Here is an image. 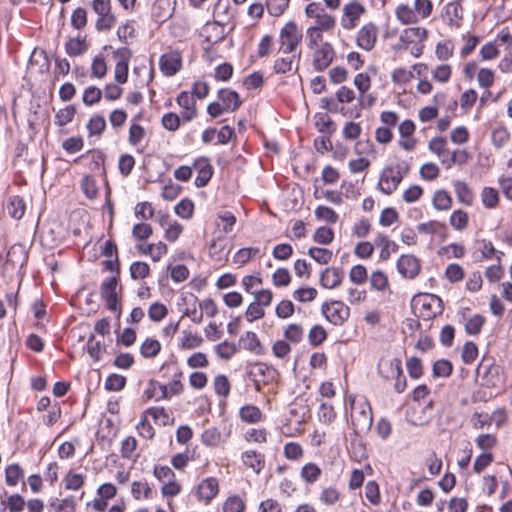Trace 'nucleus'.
Returning <instances> with one entry per match:
<instances>
[{"mask_svg":"<svg viewBox=\"0 0 512 512\" xmlns=\"http://www.w3.org/2000/svg\"><path fill=\"white\" fill-rule=\"evenodd\" d=\"M94 335L91 334L87 342V351L92 359L98 361L101 358L102 352L105 350V346L101 342L94 343Z\"/></svg>","mask_w":512,"mask_h":512,"instance_id":"13d9d810","label":"nucleus"},{"mask_svg":"<svg viewBox=\"0 0 512 512\" xmlns=\"http://www.w3.org/2000/svg\"><path fill=\"white\" fill-rule=\"evenodd\" d=\"M271 372L272 370L267 364L262 362H256L254 365H252V368L247 372V375L252 381L261 379L263 383H267L269 381V376Z\"/></svg>","mask_w":512,"mask_h":512,"instance_id":"393cba45","label":"nucleus"},{"mask_svg":"<svg viewBox=\"0 0 512 512\" xmlns=\"http://www.w3.org/2000/svg\"><path fill=\"white\" fill-rule=\"evenodd\" d=\"M315 216L317 219L326 221L331 224H334L338 221L337 213L332 208L327 206H318L315 210Z\"/></svg>","mask_w":512,"mask_h":512,"instance_id":"49530a36","label":"nucleus"},{"mask_svg":"<svg viewBox=\"0 0 512 512\" xmlns=\"http://www.w3.org/2000/svg\"><path fill=\"white\" fill-rule=\"evenodd\" d=\"M7 212L14 219H21L25 212L24 200L19 196L10 197L7 204Z\"/></svg>","mask_w":512,"mask_h":512,"instance_id":"a878e982","label":"nucleus"},{"mask_svg":"<svg viewBox=\"0 0 512 512\" xmlns=\"http://www.w3.org/2000/svg\"><path fill=\"white\" fill-rule=\"evenodd\" d=\"M478 356V347L472 341H467L462 349L461 358L465 364H471Z\"/></svg>","mask_w":512,"mask_h":512,"instance_id":"de8ad7c7","label":"nucleus"},{"mask_svg":"<svg viewBox=\"0 0 512 512\" xmlns=\"http://www.w3.org/2000/svg\"><path fill=\"white\" fill-rule=\"evenodd\" d=\"M397 269L403 277L414 279L420 272L421 263L414 255H402L397 261Z\"/></svg>","mask_w":512,"mask_h":512,"instance_id":"1a4fd4ad","label":"nucleus"},{"mask_svg":"<svg viewBox=\"0 0 512 512\" xmlns=\"http://www.w3.org/2000/svg\"><path fill=\"white\" fill-rule=\"evenodd\" d=\"M121 290L122 287L119 286L118 275L105 278L100 286L101 298L105 301L107 309L116 313L118 318L122 312L118 301V291Z\"/></svg>","mask_w":512,"mask_h":512,"instance_id":"f257e3e1","label":"nucleus"},{"mask_svg":"<svg viewBox=\"0 0 512 512\" xmlns=\"http://www.w3.org/2000/svg\"><path fill=\"white\" fill-rule=\"evenodd\" d=\"M81 187L83 189L84 194L89 199H95L98 195V188L96 185V181L91 176H85L82 180Z\"/></svg>","mask_w":512,"mask_h":512,"instance_id":"774afa93","label":"nucleus"},{"mask_svg":"<svg viewBox=\"0 0 512 512\" xmlns=\"http://www.w3.org/2000/svg\"><path fill=\"white\" fill-rule=\"evenodd\" d=\"M433 206L437 210H448L452 206V198L444 190L436 191L433 197Z\"/></svg>","mask_w":512,"mask_h":512,"instance_id":"c9c22d12","label":"nucleus"},{"mask_svg":"<svg viewBox=\"0 0 512 512\" xmlns=\"http://www.w3.org/2000/svg\"><path fill=\"white\" fill-rule=\"evenodd\" d=\"M150 268L145 262L136 261L130 266V275L132 279H144L149 275Z\"/></svg>","mask_w":512,"mask_h":512,"instance_id":"8fccbe9b","label":"nucleus"},{"mask_svg":"<svg viewBox=\"0 0 512 512\" xmlns=\"http://www.w3.org/2000/svg\"><path fill=\"white\" fill-rule=\"evenodd\" d=\"M243 462L246 466L250 467L256 473H260V471L264 468L265 459L264 455L261 453H257L255 451H245L242 455Z\"/></svg>","mask_w":512,"mask_h":512,"instance_id":"5701e85b","label":"nucleus"},{"mask_svg":"<svg viewBox=\"0 0 512 512\" xmlns=\"http://www.w3.org/2000/svg\"><path fill=\"white\" fill-rule=\"evenodd\" d=\"M66 52L69 56H78L85 53L88 49V44L85 38H71L65 45Z\"/></svg>","mask_w":512,"mask_h":512,"instance_id":"c85d7f7f","label":"nucleus"},{"mask_svg":"<svg viewBox=\"0 0 512 512\" xmlns=\"http://www.w3.org/2000/svg\"><path fill=\"white\" fill-rule=\"evenodd\" d=\"M321 475V469L314 463H308L301 469V477L308 483L315 482Z\"/></svg>","mask_w":512,"mask_h":512,"instance_id":"ea45409f","label":"nucleus"},{"mask_svg":"<svg viewBox=\"0 0 512 512\" xmlns=\"http://www.w3.org/2000/svg\"><path fill=\"white\" fill-rule=\"evenodd\" d=\"M76 114V108L73 105L66 106L59 110L55 115V123L58 126H65L70 123Z\"/></svg>","mask_w":512,"mask_h":512,"instance_id":"e433bc0d","label":"nucleus"},{"mask_svg":"<svg viewBox=\"0 0 512 512\" xmlns=\"http://www.w3.org/2000/svg\"><path fill=\"white\" fill-rule=\"evenodd\" d=\"M344 15L348 20L343 19L342 25L345 29H352L355 27V21L364 13V7L359 3H349L344 7Z\"/></svg>","mask_w":512,"mask_h":512,"instance_id":"6ab92c4d","label":"nucleus"},{"mask_svg":"<svg viewBox=\"0 0 512 512\" xmlns=\"http://www.w3.org/2000/svg\"><path fill=\"white\" fill-rule=\"evenodd\" d=\"M445 276L450 282L456 283L464 278V270L459 264L452 263L447 266Z\"/></svg>","mask_w":512,"mask_h":512,"instance_id":"bf43d9fd","label":"nucleus"},{"mask_svg":"<svg viewBox=\"0 0 512 512\" xmlns=\"http://www.w3.org/2000/svg\"><path fill=\"white\" fill-rule=\"evenodd\" d=\"M389 367L391 371V376L395 377L394 389L396 390V392L402 393L405 390L407 383L406 378L403 374L401 360L398 358L390 360Z\"/></svg>","mask_w":512,"mask_h":512,"instance_id":"a211bd4d","label":"nucleus"},{"mask_svg":"<svg viewBox=\"0 0 512 512\" xmlns=\"http://www.w3.org/2000/svg\"><path fill=\"white\" fill-rule=\"evenodd\" d=\"M23 476V470L18 464H11L5 470V481L9 486L17 485Z\"/></svg>","mask_w":512,"mask_h":512,"instance_id":"2f4dec72","label":"nucleus"},{"mask_svg":"<svg viewBox=\"0 0 512 512\" xmlns=\"http://www.w3.org/2000/svg\"><path fill=\"white\" fill-rule=\"evenodd\" d=\"M126 385V378L120 374H111L105 381V389L108 391H120Z\"/></svg>","mask_w":512,"mask_h":512,"instance_id":"a18cd8bd","label":"nucleus"},{"mask_svg":"<svg viewBox=\"0 0 512 512\" xmlns=\"http://www.w3.org/2000/svg\"><path fill=\"white\" fill-rule=\"evenodd\" d=\"M102 98V91L101 89L95 87V86H90L88 88L85 89L84 91V94H83V102L87 105V106H91L95 103H98Z\"/></svg>","mask_w":512,"mask_h":512,"instance_id":"e2e57ef3","label":"nucleus"},{"mask_svg":"<svg viewBox=\"0 0 512 512\" xmlns=\"http://www.w3.org/2000/svg\"><path fill=\"white\" fill-rule=\"evenodd\" d=\"M167 313V307L159 302L153 303L148 309L149 318L155 322L163 320L166 317Z\"/></svg>","mask_w":512,"mask_h":512,"instance_id":"3c124183","label":"nucleus"},{"mask_svg":"<svg viewBox=\"0 0 512 512\" xmlns=\"http://www.w3.org/2000/svg\"><path fill=\"white\" fill-rule=\"evenodd\" d=\"M354 85L360 92L359 105L362 108L364 107L363 95L370 89V77L367 74L359 73L354 78Z\"/></svg>","mask_w":512,"mask_h":512,"instance_id":"f704fd0d","label":"nucleus"},{"mask_svg":"<svg viewBox=\"0 0 512 512\" xmlns=\"http://www.w3.org/2000/svg\"><path fill=\"white\" fill-rule=\"evenodd\" d=\"M215 392L222 397H227L230 392V383L225 375H218L214 379Z\"/></svg>","mask_w":512,"mask_h":512,"instance_id":"0e129e2a","label":"nucleus"},{"mask_svg":"<svg viewBox=\"0 0 512 512\" xmlns=\"http://www.w3.org/2000/svg\"><path fill=\"white\" fill-rule=\"evenodd\" d=\"M272 282L277 287L288 286L291 282V275L286 268H278L272 275Z\"/></svg>","mask_w":512,"mask_h":512,"instance_id":"5fc2aeb1","label":"nucleus"},{"mask_svg":"<svg viewBox=\"0 0 512 512\" xmlns=\"http://www.w3.org/2000/svg\"><path fill=\"white\" fill-rule=\"evenodd\" d=\"M114 58L117 60L115 65V81L124 84L128 79V64L132 56V51L126 47L118 48L113 52Z\"/></svg>","mask_w":512,"mask_h":512,"instance_id":"423d86ee","label":"nucleus"},{"mask_svg":"<svg viewBox=\"0 0 512 512\" xmlns=\"http://www.w3.org/2000/svg\"><path fill=\"white\" fill-rule=\"evenodd\" d=\"M403 180L394 166H387L383 169L378 183L379 189L386 195L392 194Z\"/></svg>","mask_w":512,"mask_h":512,"instance_id":"0eeeda50","label":"nucleus"},{"mask_svg":"<svg viewBox=\"0 0 512 512\" xmlns=\"http://www.w3.org/2000/svg\"><path fill=\"white\" fill-rule=\"evenodd\" d=\"M396 16L402 24H410L416 21L413 10L407 5H400L396 9Z\"/></svg>","mask_w":512,"mask_h":512,"instance_id":"69168bd1","label":"nucleus"},{"mask_svg":"<svg viewBox=\"0 0 512 512\" xmlns=\"http://www.w3.org/2000/svg\"><path fill=\"white\" fill-rule=\"evenodd\" d=\"M335 51L328 42L322 43L314 52L313 67L316 71L322 72L332 63Z\"/></svg>","mask_w":512,"mask_h":512,"instance_id":"6e6552de","label":"nucleus"},{"mask_svg":"<svg viewBox=\"0 0 512 512\" xmlns=\"http://www.w3.org/2000/svg\"><path fill=\"white\" fill-rule=\"evenodd\" d=\"M343 277L342 269L328 267L320 275V284L323 288L334 289L342 283Z\"/></svg>","mask_w":512,"mask_h":512,"instance_id":"4468645a","label":"nucleus"},{"mask_svg":"<svg viewBox=\"0 0 512 512\" xmlns=\"http://www.w3.org/2000/svg\"><path fill=\"white\" fill-rule=\"evenodd\" d=\"M193 166L195 169L198 170V175L194 181L195 186L198 188L205 187L212 177V174H213L212 166L210 165L208 159H206V158L197 159L194 162Z\"/></svg>","mask_w":512,"mask_h":512,"instance_id":"ddd939ff","label":"nucleus"},{"mask_svg":"<svg viewBox=\"0 0 512 512\" xmlns=\"http://www.w3.org/2000/svg\"><path fill=\"white\" fill-rule=\"evenodd\" d=\"M245 503L239 496L229 497L223 505V512H243Z\"/></svg>","mask_w":512,"mask_h":512,"instance_id":"052dcab7","label":"nucleus"},{"mask_svg":"<svg viewBox=\"0 0 512 512\" xmlns=\"http://www.w3.org/2000/svg\"><path fill=\"white\" fill-rule=\"evenodd\" d=\"M160 68L166 76H173L180 70L181 60L177 55L164 54L160 58Z\"/></svg>","mask_w":512,"mask_h":512,"instance_id":"aec40b11","label":"nucleus"},{"mask_svg":"<svg viewBox=\"0 0 512 512\" xmlns=\"http://www.w3.org/2000/svg\"><path fill=\"white\" fill-rule=\"evenodd\" d=\"M350 280L355 284H363L367 281V270L363 265H355L351 268L349 273Z\"/></svg>","mask_w":512,"mask_h":512,"instance_id":"338daca9","label":"nucleus"},{"mask_svg":"<svg viewBox=\"0 0 512 512\" xmlns=\"http://www.w3.org/2000/svg\"><path fill=\"white\" fill-rule=\"evenodd\" d=\"M476 377L486 387H497L502 383L501 368L490 357H483L476 368Z\"/></svg>","mask_w":512,"mask_h":512,"instance_id":"f03ea898","label":"nucleus"},{"mask_svg":"<svg viewBox=\"0 0 512 512\" xmlns=\"http://www.w3.org/2000/svg\"><path fill=\"white\" fill-rule=\"evenodd\" d=\"M219 492L218 481L214 477L202 480L197 487V495L200 500L209 503Z\"/></svg>","mask_w":512,"mask_h":512,"instance_id":"f8f14e48","label":"nucleus"},{"mask_svg":"<svg viewBox=\"0 0 512 512\" xmlns=\"http://www.w3.org/2000/svg\"><path fill=\"white\" fill-rule=\"evenodd\" d=\"M313 238L319 244L328 245L334 239V232L331 228L323 226L315 231Z\"/></svg>","mask_w":512,"mask_h":512,"instance_id":"09e8293b","label":"nucleus"},{"mask_svg":"<svg viewBox=\"0 0 512 512\" xmlns=\"http://www.w3.org/2000/svg\"><path fill=\"white\" fill-rule=\"evenodd\" d=\"M218 98L223 105V109H226V111L233 112L242 104L239 94L231 89H220L218 91Z\"/></svg>","mask_w":512,"mask_h":512,"instance_id":"dca6fc26","label":"nucleus"},{"mask_svg":"<svg viewBox=\"0 0 512 512\" xmlns=\"http://www.w3.org/2000/svg\"><path fill=\"white\" fill-rule=\"evenodd\" d=\"M482 203L487 208H494L499 201L498 191L494 188L485 187L481 193Z\"/></svg>","mask_w":512,"mask_h":512,"instance_id":"c03bdc74","label":"nucleus"},{"mask_svg":"<svg viewBox=\"0 0 512 512\" xmlns=\"http://www.w3.org/2000/svg\"><path fill=\"white\" fill-rule=\"evenodd\" d=\"M201 440L207 446H217L221 440V434L214 427L208 428L202 433Z\"/></svg>","mask_w":512,"mask_h":512,"instance_id":"864d4df0","label":"nucleus"},{"mask_svg":"<svg viewBox=\"0 0 512 512\" xmlns=\"http://www.w3.org/2000/svg\"><path fill=\"white\" fill-rule=\"evenodd\" d=\"M259 252H260L259 248H254V247H248V248L239 249L235 253V255L233 257V261L236 264L244 265L250 259L255 257Z\"/></svg>","mask_w":512,"mask_h":512,"instance_id":"58836bf2","label":"nucleus"},{"mask_svg":"<svg viewBox=\"0 0 512 512\" xmlns=\"http://www.w3.org/2000/svg\"><path fill=\"white\" fill-rule=\"evenodd\" d=\"M240 417L244 422L256 423L261 420V410L253 405H246L240 409Z\"/></svg>","mask_w":512,"mask_h":512,"instance_id":"7c9ffc66","label":"nucleus"},{"mask_svg":"<svg viewBox=\"0 0 512 512\" xmlns=\"http://www.w3.org/2000/svg\"><path fill=\"white\" fill-rule=\"evenodd\" d=\"M27 261V254L24 247L21 244H15L10 247L7 252L6 260L3 266H12L15 268L17 265L22 267Z\"/></svg>","mask_w":512,"mask_h":512,"instance_id":"f3484780","label":"nucleus"},{"mask_svg":"<svg viewBox=\"0 0 512 512\" xmlns=\"http://www.w3.org/2000/svg\"><path fill=\"white\" fill-rule=\"evenodd\" d=\"M454 189L459 202L467 206L472 205L474 196L472 191L465 182L456 181L454 183Z\"/></svg>","mask_w":512,"mask_h":512,"instance_id":"bb28decb","label":"nucleus"},{"mask_svg":"<svg viewBox=\"0 0 512 512\" xmlns=\"http://www.w3.org/2000/svg\"><path fill=\"white\" fill-rule=\"evenodd\" d=\"M308 255L319 264H328L333 256L332 251L326 248L311 247L308 250Z\"/></svg>","mask_w":512,"mask_h":512,"instance_id":"72a5a7b5","label":"nucleus"},{"mask_svg":"<svg viewBox=\"0 0 512 512\" xmlns=\"http://www.w3.org/2000/svg\"><path fill=\"white\" fill-rule=\"evenodd\" d=\"M87 128L91 135H101L106 128V121L103 116H93L87 124Z\"/></svg>","mask_w":512,"mask_h":512,"instance_id":"603ef678","label":"nucleus"},{"mask_svg":"<svg viewBox=\"0 0 512 512\" xmlns=\"http://www.w3.org/2000/svg\"><path fill=\"white\" fill-rule=\"evenodd\" d=\"M413 301L416 307L420 306V314L424 319L435 318L444 310L442 299L435 294H420Z\"/></svg>","mask_w":512,"mask_h":512,"instance_id":"7ed1b4c3","label":"nucleus"},{"mask_svg":"<svg viewBox=\"0 0 512 512\" xmlns=\"http://www.w3.org/2000/svg\"><path fill=\"white\" fill-rule=\"evenodd\" d=\"M215 350L220 358L228 360L238 351V346L235 343L223 341L216 346Z\"/></svg>","mask_w":512,"mask_h":512,"instance_id":"37998d69","label":"nucleus"},{"mask_svg":"<svg viewBox=\"0 0 512 512\" xmlns=\"http://www.w3.org/2000/svg\"><path fill=\"white\" fill-rule=\"evenodd\" d=\"M286 56L280 57L275 60L274 62V71L278 74H285L287 72H290L293 69V63L295 59H297V64L295 71L298 70V62L301 57V52H298L297 54H285Z\"/></svg>","mask_w":512,"mask_h":512,"instance_id":"4be33fe9","label":"nucleus"},{"mask_svg":"<svg viewBox=\"0 0 512 512\" xmlns=\"http://www.w3.org/2000/svg\"><path fill=\"white\" fill-rule=\"evenodd\" d=\"M373 423L372 409L368 403L361 405L360 410L352 415V425L357 433L368 431Z\"/></svg>","mask_w":512,"mask_h":512,"instance_id":"9d476101","label":"nucleus"},{"mask_svg":"<svg viewBox=\"0 0 512 512\" xmlns=\"http://www.w3.org/2000/svg\"><path fill=\"white\" fill-rule=\"evenodd\" d=\"M161 350V344L158 340L147 338L140 347V353L145 358L155 357Z\"/></svg>","mask_w":512,"mask_h":512,"instance_id":"c756f323","label":"nucleus"},{"mask_svg":"<svg viewBox=\"0 0 512 512\" xmlns=\"http://www.w3.org/2000/svg\"><path fill=\"white\" fill-rule=\"evenodd\" d=\"M322 314L333 325H343L350 316V309L341 301H330L322 304Z\"/></svg>","mask_w":512,"mask_h":512,"instance_id":"39448f33","label":"nucleus"},{"mask_svg":"<svg viewBox=\"0 0 512 512\" xmlns=\"http://www.w3.org/2000/svg\"><path fill=\"white\" fill-rule=\"evenodd\" d=\"M302 31L294 22H288L280 31V49L283 54L295 52L297 46L302 41Z\"/></svg>","mask_w":512,"mask_h":512,"instance_id":"20e7f679","label":"nucleus"},{"mask_svg":"<svg viewBox=\"0 0 512 512\" xmlns=\"http://www.w3.org/2000/svg\"><path fill=\"white\" fill-rule=\"evenodd\" d=\"M377 33L378 29L374 24L368 23L364 25L358 32L357 45L361 49L371 51L375 46Z\"/></svg>","mask_w":512,"mask_h":512,"instance_id":"9b49d317","label":"nucleus"},{"mask_svg":"<svg viewBox=\"0 0 512 512\" xmlns=\"http://www.w3.org/2000/svg\"><path fill=\"white\" fill-rule=\"evenodd\" d=\"M510 139V134L505 127H497L492 131L491 140L492 144L497 147H503Z\"/></svg>","mask_w":512,"mask_h":512,"instance_id":"a19ab883","label":"nucleus"},{"mask_svg":"<svg viewBox=\"0 0 512 512\" xmlns=\"http://www.w3.org/2000/svg\"><path fill=\"white\" fill-rule=\"evenodd\" d=\"M239 346L245 350L251 351L256 355L263 353V347L260 340L254 332L247 331L239 339Z\"/></svg>","mask_w":512,"mask_h":512,"instance_id":"412c9836","label":"nucleus"},{"mask_svg":"<svg viewBox=\"0 0 512 512\" xmlns=\"http://www.w3.org/2000/svg\"><path fill=\"white\" fill-rule=\"evenodd\" d=\"M468 220H469V217H468V214L459 209V210H455L451 216H450V225L456 229V230H464L467 225H468Z\"/></svg>","mask_w":512,"mask_h":512,"instance_id":"4c0bfd02","label":"nucleus"},{"mask_svg":"<svg viewBox=\"0 0 512 512\" xmlns=\"http://www.w3.org/2000/svg\"><path fill=\"white\" fill-rule=\"evenodd\" d=\"M453 365L447 359H440L434 362L432 372L434 377H448L452 374Z\"/></svg>","mask_w":512,"mask_h":512,"instance_id":"473e14b6","label":"nucleus"},{"mask_svg":"<svg viewBox=\"0 0 512 512\" xmlns=\"http://www.w3.org/2000/svg\"><path fill=\"white\" fill-rule=\"evenodd\" d=\"M317 296V290L313 287L299 288L293 292V298L299 302L313 301Z\"/></svg>","mask_w":512,"mask_h":512,"instance_id":"4d7b16f0","label":"nucleus"},{"mask_svg":"<svg viewBox=\"0 0 512 512\" xmlns=\"http://www.w3.org/2000/svg\"><path fill=\"white\" fill-rule=\"evenodd\" d=\"M71 25L77 30H81L87 25V12L85 9L79 7L73 11Z\"/></svg>","mask_w":512,"mask_h":512,"instance_id":"6e6d98bb","label":"nucleus"},{"mask_svg":"<svg viewBox=\"0 0 512 512\" xmlns=\"http://www.w3.org/2000/svg\"><path fill=\"white\" fill-rule=\"evenodd\" d=\"M485 322L486 319L484 316L480 314H475L466 320L464 325L465 332L468 335L476 336L481 332Z\"/></svg>","mask_w":512,"mask_h":512,"instance_id":"cd10ccee","label":"nucleus"},{"mask_svg":"<svg viewBox=\"0 0 512 512\" xmlns=\"http://www.w3.org/2000/svg\"><path fill=\"white\" fill-rule=\"evenodd\" d=\"M327 338V333L321 325H314L308 334L309 343L312 346L322 344Z\"/></svg>","mask_w":512,"mask_h":512,"instance_id":"79ce46f5","label":"nucleus"},{"mask_svg":"<svg viewBox=\"0 0 512 512\" xmlns=\"http://www.w3.org/2000/svg\"><path fill=\"white\" fill-rule=\"evenodd\" d=\"M375 244L381 246L380 258L383 260L389 259L392 253L398 249V245L391 241L387 236L379 233L375 238Z\"/></svg>","mask_w":512,"mask_h":512,"instance_id":"b1692460","label":"nucleus"},{"mask_svg":"<svg viewBox=\"0 0 512 512\" xmlns=\"http://www.w3.org/2000/svg\"><path fill=\"white\" fill-rule=\"evenodd\" d=\"M193 210L194 204L190 199H183L175 206V213L184 219H189Z\"/></svg>","mask_w":512,"mask_h":512,"instance_id":"680f3d73","label":"nucleus"},{"mask_svg":"<svg viewBox=\"0 0 512 512\" xmlns=\"http://www.w3.org/2000/svg\"><path fill=\"white\" fill-rule=\"evenodd\" d=\"M428 36V31L421 27H412L404 29L399 37L400 41L404 44L405 49H409V45L415 42H423Z\"/></svg>","mask_w":512,"mask_h":512,"instance_id":"2eb2a0df","label":"nucleus"}]
</instances>
